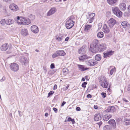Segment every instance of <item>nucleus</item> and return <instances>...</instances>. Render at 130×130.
Instances as JSON below:
<instances>
[{
	"label": "nucleus",
	"mask_w": 130,
	"mask_h": 130,
	"mask_svg": "<svg viewBox=\"0 0 130 130\" xmlns=\"http://www.w3.org/2000/svg\"><path fill=\"white\" fill-rule=\"evenodd\" d=\"M76 110L77 111H79L80 110V108L79 107H77L76 108Z\"/></svg>",
	"instance_id": "09e8293b"
},
{
	"label": "nucleus",
	"mask_w": 130,
	"mask_h": 130,
	"mask_svg": "<svg viewBox=\"0 0 130 130\" xmlns=\"http://www.w3.org/2000/svg\"><path fill=\"white\" fill-rule=\"evenodd\" d=\"M112 67H114V68H112L110 71V74L111 75L113 74V72L116 70V68L115 67H114L113 66H111L110 67V68Z\"/></svg>",
	"instance_id": "72a5a7b5"
},
{
	"label": "nucleus",
	"mask_w": 130,
	"mask_h": 130,
	"mask_svg": "<svg viewBox=\"0 0 130 130\" xmlns=\"http://www.w3.org/2000/svg\"><path fill=\"white\" fill-rule=\"evenodd\" d=\"M63 72L65 74H67L68 71V70L67 68H64L63 69Z\"/></svg>",
	"instance_id": "f704fd0d"
},
{
	"label": "nucleus",
	"mask_w": 130,
	"mask_h": 130,
	"mask_svg": "<svg viewBox=\"0 0 130 130\" xmlns=\"http://www.w3.org/2000/svg\"><path fill=\"white\" fill-rule=\"evenodd\" d=\"M112 11L113 13L118 17L122 16V12L117 7L114 6L112 8Z\"/></svg>",
	"instance_id": "7ed1b4c3"
},
{
	"label": "nucleus",
	"mask_w": 130,
	"mask_h": 130,
	"mask_svg": "<svg viewBox=\"0 0 130 130\" xmlns=\"http://www.w3.org/2000/svg\"><path fill=\"white\" fill-rule=\"evenodd\" d=\"M74 24V22L72 20H68L66 23V27L67 29H69L73 26Z\"/></svg>",
	"instance_id": "0eeeda50"
},
{
	"label": "nucleus",
	"mask_w": 130,
	"mask_h": 130,
	"mask_svg": "<svg viewBox=\"0 0 130 130\" xmlns=\"http://www.w3.org/2000/svg\"><path fill=\"white\" fill-rule=\"evenodd\" d=\"M98 106L97 105H94V108L95 109H97L98 108Z\"/></svg>",
	"instance_id": "13d9d810"
},
{
	"label": "nucleus",
	"mask_w": 130,
	"mask_h": 130,
	"mask_svg": "<svg viewBox=\"0 0 130 130\" xmlns=\"http://www.w3.org/2000/svg\"><path fill=\"white\" fill-rule=\"evenodd\" d=\"M66 54L64 51L58 50L56 51L52 55L53 58H54L59 56H64Z\"/></svg>",
	"instance_id": "39448f33"
},
{
	"label": "nucleus",
	"mask_w": 130,
	"mask_h": 130,
	"mask_svg": "<svg viewBox=\"0 0 130 130\" xmlns=\"http://www.w3.org/2000/svg\"><path fill=\"white\" fill-rule=\"evenodd\" d=\"M128 11L130 12V5H129L128 7Z\"/></svg>",
	"instance_id": "680f3d73"
},
{
	"label": "nucleus",
	"mask_w": 130,
	"mask_h": 130,
	"mask_svg": "<svg viewBox=\"0 0 130 130\" xmlns=\"http://www.w3.org/2000/svg\"><path fill=\"white\" fill-rule=\"evenodd\" d=\"M88 76H86L85 77L86 78V80H89V79H88Z\"/></svg>",
	"instance_id": "052dcab7"
},
{
	"label": "nucleus",
	"mask_w": 130,
	"mask_h": 130,
	"mask_svg": "<svg viewBox=\"0 0 130 130\" xmlns=\"http://www.w3.org/2000/svg\"><path fill=\"white\" fill-rule=\"evenodd\" d=\"M118 0H107V2L109 5L111 6H114L115 4L117 1Z\"/></svg>",
	"instance_id": "b1692460"
},
{
	"label": "nucleus",
	"mask_w": 130,
	"mask_h": 130,
	"mask_svg": "<svg viewBox=\"0 0 130 130\" xmlns=\"http://www.w3.org/2000/svg\"><path fill=\"white\" fill-rule=\"evenodd\" d=\"M14 22L13 20L11 19H9L6 21V23L8 25H10Z\"/></svg>",
	"instance_id": "c756f323"
},
{
	"label": "nucleus",
	"mask_w": 130,
	"mask_h": 130,
	"mask_svg": "<svg viewBox=\"0 0 130 130\" xmlns=\"http://www.w3.org/2000/svg\"><path fill=\"white\" fill-rule=\"evenodd\" d=\"M50 68L51 69L54 68L55 66L54 63L52 64L50 66Z\"/></svg>",
	"instance_id": "79ce46f5"
},
{
	"label": "nucleus",
	"mask_w": 130,
	"mask_h": 130,
	"mask_svg": "<svg viewBox=\"0 0 130 130\" xmlns=\"http://www.w3.org/2000/svg\"><path fill=\"white\" fill-rule=\"evenodd\" d=\"M72 120V118L70 117L68 118L67 119L68 121H70Z\"/></svg>",
	"instance_id": "4d7b16f0"
},
{
	"label": "nucleus",
	"mask_w": 130,
	"mask_h": 130,
	"mask_svg": "<svg viewBox=\"0 0 130 130\" xmlns=\"http://www.w3.org/2000/svg\"><path fill=\"white\" fill-rule=\"evenodd\" d=\"M9 47L8 44L5 43L3 44L1 47V49L2 51H5L7 50Z\"/></svg>",
	"instance_id": "f3484780"
},
{
	"label": "nucleus",
	"mask_w": 130,
	"mask_h": 130,
	"mask_svg": "<svg viewBox=\"0 0 130 130\" xmlns=\"http://www.w3.org/2000/svg\"><path fill=\"white\" fill-rule=\"evenodd\" d=\"M54 93V92L53 91H51L48 93V97L50 96L51 95L53 94Z\"/></svg>",
	"instance_id": "ea45409f"
},
{
	"label": "nucleus",
	"mask_w": 130,
	"mask_h": 130,
	"mask_svg": "<svg viewBox=\"0 0 130 130\" xmlns=\"http://www.w3.org/2000/svg\"><path fill=\"white\" fill-rule=\"evenodd\" d=\"M103 28L104 31L105 33H108L110 31V29L106 24L104 25Z\"/></svg>",
	"instance_id": "4be33fe9"
},
{
	"label": "nucleus",
	"mask_w": 130,
	"mask_h": 130,
	"mask_svg": "<svg viewBox=\"0 0 130 130\" xmlns=\"http://www.w3.org/2000/svg\"><path fill=\"white\" fill-rule=\"evenodd\" d=\"M101 115L98 113L95 115L94 117V119L95 121H99L101 120Z\"/></svg>",
	"instance_id": "393cba45"
},
{
	"label": "nucleus",
	"mask_w": 130,
	"mask_h": 130,
	"mask_svg": "<svg viewBox=\"0 0 130 130\" xmlns=\"http://www.w3.org/2000/svg\"><path fill=\"white\" fill-rule=\"evenodd\" d=\"M112 117V115L110 114H106L104 115L103 117V119L105 121H108Z\"/></svg>",
	"instance_id": "5701e85b"
},
{
	"label": "nucleus",
	"mask_w": 130,
	"mask_h": 130,
	"mask_svg": "<svg viewBox=\"0 0 130 130\" xmlns=\"http://www.w3.org/2000/svg\"><path fill=\"white\" fill-rule=\"evenodd\" d=\"M87 97L88 98H91L92 97V96L90 94H88L87 96Z\"/></svg>",
	"instance_id": "8fccbe9b"
},
{
	"label": "nucleus",
	"mask_w": 130,
	"mask_h": 130,
	"mask_svg": "<svg viewBox=\"0 0 130 130\" xmlns=\"http://www.w3.org/2000/svg\"><path fill=\"white\" fill-rule=\"evenodd\" d=\"M98 63V62L94 60H90L86 62V63L89 66H93Z\"/></svg>",
	"instance_id": "f8f14e48"
},
{
	"label": "nucleus",
	"mask_w": 130,
	"mask_h": 130,
	"mask_svg": "<svg viewBox=\"0 0 130 130\" xmlns=\"http://www.w3.org/2000/svg\"><path fill=\"white\" fill-rule=\"evenodd\" d=\"M101 55L99 54L96 55L95 57V59L98 61H100L101 59Z\"/></svg>",
	"instance_id": "2f4dec72"
},
{
	"label": "nucleus",
	"mask_w": 130,
	"mask_h": 130,
	"mask_svg": "<svg viewBox=\"0 0 130 130\" xmlns=\"http://www.w3.org/2000/svg\"><path fill=\"white\" fill-rule=\"evenodd\" d=\"M82 80L83 81H85V78H84V77H83L82 78Z\"/></svg>",
	"instance_id": "0e129e2a"
},
{
	"label": "nucleus",
	"mask_w": 130,
	"mask_h": 130,
	"mask_svg": "<svg viewBox=\"0 0 130 130\" xmlns=\"http://www.w3.org/2000/svg\"><path fill=\"white\" fill-rule=\"evenodd\" d=\"M113 52H114L109 51L106 53H103L104 57V58H106L110 56L113 54Z\"/></svg>",
	"instance_id": "a211bd4d"
},
{
	"label": "nucleus",
	"mask_w": 130,
	"mask_h": 130,
	"mask_svg": "<svg viewBox=\"0 0 130 130\" xmlns=\"http://www.w3.org/2000/svg\"><path fill=\"white\" fill-rule=\"evenodd\" d=\"M120 9L124 11L126 9V7L125 4L124 3H120L119 5Z\"/></svg>",
	"instance_id": "412c9836"
},
{
	"label": "nucleus",
	"mask_w": 130,
	"mask_h": 130,
	"mask_svg": "<svg viewBox=\"0 0 130 130\" xmlns=\"http://www.w3.org/2000/svg\"><path fill=\"white\" fill-rule=\"evenodd\" d=\"M17 20L18 22L20 21V22H19V23L24 25H27L30 23L29 20L28 19L25 18L23 17H20L19 16H18Z\"/></svg>",
	"instance_id": "f03ea898"
},
{
	"label": "nucleus",
	"mask_w": 130,
	"mask_h": 130,
	"mask_svg": "<svg viewBox=\"0 0 130 130\" xmlns=\"http://www.w3.org/2000/svg\"><path fill=\"white\" fill-rule=\"evenodd\" d=\"M86 51V48L84 46H82L78 50V53L80 54L85 53Z\"/></svg>",
	"instance_id": "6ab92c4d"
},
{
	"label": "nucleus",
	"mask_w": 130,
	"mask_h": 130,
	"mask_svg": "<svg viewBox=\"0 0 130 130\" xmlns=\"http://www.w3.org/2000/svg\"><path fill=\"white\" fill-rule=\"evenodd\" d=\"M128 14L127 12H125L124 13V15L125 17H128Z\"/></svg>",
	"instance_id": "a18cd8bd"
},
{
	"label": "nucleus",
	"mask_w": 130,
	"mask_h": 130,
	"mask_svg": "<svg viewBox=\"0 0 130 130\" xmlns=\"http://www.w3.org/2000/svg\"><path fill=\"white\" fill-rule=\"evenodd\" d=\"M53 109L56 113L57 112L58 110H57V109L56 108H55V107H54L53 108Z\"/></svg>",
	"instance_id": "c03bdc74"
},
{
	"label": "nucleus",
	"mask_w": 130,
	"mask_h": 130,
	"mask_svg": "<svg viewBox=\"0 0 130 130\" xmlns=\"http://www.w3.org/2000/svg\"><path fill=\"white\" fill-rule=\"evenodd\" d=\"M98 25H99V26H100L101 27V26H102V24L100 23Z\"/></svg>",
	"instance_id": "774afa93"
},
{
	"label": "nucleus",
	"mask_w": 130,
	"mask_h": 130,
	"mask_svg": "<svg viewBox=\"0 0 130 130\" xmlns=\"http://www.w3.org/2000/svg\"><path fill=\"white\" fill-rule=\"evenodd\" d=\"M20 62L26 66L28 63V61L27 58L24 56L21 57L20 59Z\"/></svg>",
	"instance_id": "9b49d317"
},
{
	"label": "nucleus",
	"mask_w": 130,
	"mask_h": 130,
	"mask_svg": "<svg viewBox=\"0 0 130 130\" xmlns=\"http://www.w3.org/2000/svg\"><path fill=\"white\" fill-rule=\"evenodd\" d=\"M101 94L102 95V97L103 98H105L106 96V94L105 93L102 92L101 93Z\"/></svg>",
	"instance_id": "a19ab883"
},
{
	"label": "nucleus",
	"mask_w": 130,
	"mask_h": 130,
	"mask_svg": "<svg viewBox=\"0 0 130 130\" xmlns=\"http://www.w3.org/2000/svg\"><path fill=\"white\" fill-rule=\"evenodd\" d=\"M21 34L23 36H27L28 34L27 30L25 28L22 29Z\"/></svg>",
	"instance_id": "a878e982"
},
{
	"label": "nucleus",
	"mask_w": 130,
	"mask_h": 130,
	"mask_svg": "<svg viewBox=\"0 0 130 130\" xmlns=\"http://www.w3.org/2000/svg\"><path fill=\"white\" fill-rule=\"evenodd\" d=\"M101 86L104 88H107L108 83L107 82L106 77L105 76H102L100 80Z\"/></svg>",
	"instance_id": "20e7f679"
},
{
	"label": "nucleus",
	"mask_w": 130,
	"mask_h": 130,
	"mask_svg": "<svg viewBox=\"0 0 130 130\" xmlns=\"http://www.w3.org/2000/svg\"><path fill=\"white\" fill-rule=\"evenodd\" d=\"M116 20L113 18H111L107 22V24L110 28H112L116 24Z\"/></svg>",
	"instance_id": "1a4fd4ad"
},
{
	"label": "nucleus",
	"mask_w": 130,
	"mask_h": 130,
	"mask_svg": "<svg viewBox=\"0 0 130 130\" xmlns=\"http://www.w3.org/2000/svg\"><path fill=\"white\" fill-rule=\"evenodd\" d=\"M95 13H93L89 14L87 17L86 21L87 23H90L92 22L94 19V17L95 16Z\"/></svg>",
	"instance_id": "423d86ee"
},
{
	"label": "nucleus",
	"mask_w": 130,
	"mask_h": 130,
	"mask_svg": "<svg viewBox=\"0 0 130 130\" xmlns=\"http://www.w3.org/2000/svg\"><path fill=\"white\" fill-rule=\"evenodd\" d=\"M5 77H3L2 79L0 80V81L1 82H3L4 81L5 79Z\"/></svg>",
	"instance_id": "603ef678"
},
{
	"label": "nucleus",
	"mask_w": 130,
	"mask_h": 130,
	"mask_svg": "<svg viewBox=\"0 0 130 130\" xmlns=\"http://www.w3.org/2000/svg\"><path fill=\"white\" fill-rule=\"evenodd\" d=\"M125 123L126 125H128L130 124V120H127L125 121Z\"/></svg>",
	"instance_id": "e433bc0d"
},
{
	"label": "nucleus",
	"mask_w": 130,
	"mask_h": 130,
	"mask_svg": "<svg viewBox=\"0 0 130 130\" xmlns=\"http://www.w3.org/2000/svg\"><path fill=\"white\" fill-rule=\"evenodd\" d=\"M97 37L100 38H103L104 36L103 33L102 32H99L97 35Z\"/></svg>",
	"instance_id": "7c9ffc66"
},
{
	"label": "nucleus",
	"mask_w": 130,
	"mask_h": 130,
	"mask_svg": "<svg viewBox=\"0 0 130 130\" xmlns=\"http://www.w3.org/2000/svg\"><path fill=\"white\" fill-rule=\"evenodd\" d=\"M78 66L79 70L81 71H84L88 69L87 68H85L84 66L82 65L78 64Z\"/></svg>",
	"instance_id": "cd10ccee"
},
{
	"label": "nucleus",
	"mask_w": 130,
	"mask_h": 130,
	"mask_svg": "<svg viewBox=\"0 0 130 130\" xmlns=\"http://www.w3.org/2000/svg\"><path fill=\"white\" fill-rule=\"evenodd\" d=\"M108 122L109 124L113 126V128H116V123L115 120L114 119H112L110 120Z\"/></svg>",
	"instance_id": "dca6fc26"
},
{
	"label": "nucleus",
	"mask_w": 130,
	"mask_h": 130,
	"mask_svg": "<svg viewBox=\"0 0 130 130\" xmlns=\"http://www.w3.org/2000/svg\"><path fill=\"white\" fill-rule=\"evenodd\" d=\"M102 123L101 121H100V122L97 123V124H98L99 125V127H100V126L102 125Z\"/></svg>",
	"instance_id": "37998d69"
},
{
	"label": "nucleus",
	"mask_w": 130,
	"mask_h": 130,
	"mask_svg": "<svg viewBox=\"0 0 130 130\" xmlns=\"http://www.w3.org/2000/svg\"><path fill=\"white\" fill-rule=\"evenodd\" d=\"M127 90L128 91H130V85H128Z\"/></svg>",
	"instance_id": "864d4df0"
},
{
	"label": "nucleus",
	"mask_w": 130,
	"mask_h": 130,
	"mask_svg": "<svg viewBox=\"0 0 130 130\" xmlns=\"http://www.w3.org/2000/svg\"><path fill=\"white\" fill-rule=\"evenodd\" d=\"M64 38L62 35H59L56 36V39L59 41H60L62 40Z\"/></svg>",
	"instance_id": "bb28decb"
},
{
	"label": "nucleus",
	"mask_w": 130,
	"mask_h": 130,
	"mask_svg": "<svg viewBox=\"0 0 130 130\" xmlns=\"http://www.w3.org/2000/svg\"><path fill=\"white\" fill-rule=\"evenodd\" d=\"M57 88V86L56 85H55L54 86L53 89L54 90H56Z\"/></svg>",
	"instance_id": "49530a36"
},
{
	"label": "nucleus",
	"mask_w": 130,
	"mask_h": 130,
	"mask_svg": "<svg viewBox=\"0 0 130 130\" xmlns=\"http://www.w3.org/2000/svg\"><path fill=\"white\" fill-rule=\"evenodd\" d=\"M87 84V83L86 82H85L83 83L82 86V87L84 88H85L86 87V85Z\"/></svg>",
	"instance_id": "4c0bfd02"
},
{
	"label": "nucleus",
	"mask_w": 130,
	"mask_h": 130,
	"mask_svg": "<svg viewBox=\"0 0 130 130\" xmlns=\"http://www.w3.org/2000/svg\"><path fill=\"white\" fill-rule=\"evenodd\" d=\"M6 22V21L4 19H2L0 22V23L2 25H3L5 23V22Z\"/></svg>",
	"instance_id": "58836bf2"
},
{
	"label": "nucleus",
	"mask_w": 130,
	"mask_h": 130,
	"mask_svg": "<svg viewBox=\"0 0 130 130\" xmlns=\"http://www.w3.org/2000/svg\"><path fill=\"white\" fill-rule=\"evenodd\" d=\"M74 19L73 17L72 16H71L68 18V20H72V19Z\"/></svg>",
	"instance_id": "de8ad7c7"
},
{
	"label": "nucleus",
	"mask_w": 130,
	"mask_h": 130,
	"mask_svg": "<svg viewBox=\"0 0 130 130\" xmlns=\"http://www.w3.org/2000/svg\"><path fill=\"white\" fill-rule=\"evenodd\" d=\"M56 11V9L55 8H51L48 11L47 13V15L50 16V15L54 14Z\"/></svg>",
	"instance_id": "2eb2a0df"
},
{
	"label": "nucleus",
	"mask_w": 130,
	"mask_h": 130,
	"mask_svg": "<svg viewBox=\"0 0 130 130\" xmlns=\"http://www.w3.org/2000/svg\"><path fill=\"white\" fill-rule=\"evenodd\" d=\"M10 69L14 72H17L19 69V66L17 64L14 63H11L10 66Z\"/></svg>",
	"instance_id": "6e6552de"
},
{
	"label": "nucleus",
	"mask_w": 130,
	"mask_h": 130,
	"mask_svg": "<svg viewBox=\"0 0 130 130\" xmlns=\"http://www.w3.org/2000/svg\"><path fill=\"white\" fill-rule=\"evenodd\" d=\"M122 26H123L124 28H126V27H129L130 25L129 23L126 21H124L121 23Z\"/></svg>",
	"instance_id": "c85d7f7f"
},
{
	"label": "nucleus",
	"mask_w": 130,
	"mask_h": 130,
	"mask_svg": "<svg viewBox=\"0 0 130 130\" xmlns=\"http://www.w3.org/2000/svg\"><path fill=\"white\" fill-rule=\"evenodd\" d=\"M66 102H64V101H63L62 103V104H61V106H63L64 105L66 104Z\"/></svg>",
	"instance_id": "6e6d98bb"
},
{
	"label": "nucleus",
	"mask_w": 130,
	"mask_h": 130,
	"mask_svg": "<svg viewBox=\"0 0 130 130\" xmlns=\"http://www.w3.org/2000/svg\"><path fill=\"white\" fill-rule=\"evenodd\" d=\"M9 7L10 9L13 11H16L19 9L18 6L13 3L10 4Z\"/></svg>",
	"instance_id": "9d476101"
},
{
	"label": "nucleus",
	"mask_w": 130,
	"mask_h": 130,
	"mask_svg": "<svg viewBox=\"0 0 130 130\" xmlns=\"http://www.w3.org/2000/svg\"><path fill=\"white\" fill-rule=\"evenodd\" d=\"M71 121V122L73 124L75 122L74 120V119H72V120Z\"/></svg>",
	"instance_id": "bf43d9fd"
},
{
	"label": "nucleus",
	"mask_w": 130,
	"mask_h": 130,
	"mask_svg": "<svg viewBox=\"0 0 130 130\" xmlns=\"http://www.w3.org/2000/svg\"><path fill=\"white\" fill-rule=\"evenodd\" d=\"M31 30L35 34L38 33L39 31L38 28L35 25L32 26L31 27Z\"/></svg>",
	"instance_id": "ddd939ff"
},
{
	"label": "nucleus",
	"mask_w": 130,
	"mask_h": 130,
	"mask_svg": "<svg viewBox=\"0 0 130 130\" xmlns=\"http://www.w3.org/2000/svg\"><path fill=\"white\" fill-rule=\"evenodd\" d=\"M69 87V85H67V86L66 87V89H67Z\"/></svg>",
	"instance_id": "338daca9"
},
{
	"label": "nucleus",
	"mask_w": 130,
	"mask_h": 130,
	"mask_svg": "<svg viewBox=\"0 0 130 130\" xmlns=\"http://www.w3.org/2000/svg\"><path fill=\"white\" fill-rule=\"evenodd\" d=\"M30 16H31L32 17V18L33 19H35V16H34H34H32V15H31V14Z\"/></svg>",
	"instance_id": "69168bd1"
},
{
	"label": "nucleus",
	"mask_w": 130,
	"mask_h": 130,
	"mask_svg": "<svg viewBox=\"0 0 130 130\" xmlns=\"http://www.w3.org/2000/svg\"><path fill=\"white\" fill-rule=\"evenodd\" d=\"M92 26L91 25H87L85 26V30H89L91 28Z\"/></svg>",
	"instance_id": "473e14b6"
},
{
	"label": "nucleus",
	"mask_w": 130,
	"mask_h": 130,
	"mask_svg": "<svg viewBox=\"0 0 130 130\" xmlns=\"http://www.w3.org/2000/svg\"><path fill=\"white\" fill-rule=\"evenodd\" d=\"M90 58L89 56H87V55H83L79 57L78 58L79 60L80 61H83L85 59H88Z\"/></svg>",
	"instance_id": "aec40b11"
},
{
	"label": "nucleus",
	"mask_w": 130,
	"mask_h": 130,
	"mask_svg": "<svg viewBox=\"0 0 130 130\" xmlns=\"http://www.w3.org/2000/svg\"><path fill=\"white\" fill-rule=\"evenodd\" d=\"M116 110V109L114 106H109L108 107L107 109L106 110V111L107 112H113L115 111Z\"/></svg>",
	"instance_id": "4468645a"
},
{
	"label": "nucleus",
	"mask_w": 130,
	"mask_h": 130,
	"mask_svg": "<svg viewBox=\"0 0 130 130\" xmlns=\"http://www.w3.org/2000/svg\"><path fill=\"white\" fill-rule=\"evenodd\" d=\"M123 101H124L126 103H127L128 102V100H126L125 98H123Z\"/></svg>",
	"instance_id": "3c124183"
},
{
	"label": "nucleus",
	"mask_w": 130,
	"mask_h": 130,
	"mask_svg": "<svg viewBox=\"0 0 130 130\" xmlns=\"http://www.w3.org/2000/svg\"><path fill=\"white\" fill-rule=\"evenodd\" d=\"M48 114L47 113H45V116L46 117H47L48 116Z\"/></svg>",
	"instance_id": "e2e57ef3"
},
{
	"label": "nucleus",
	"mask_w": 130,
	"mask_h": 130,
	"mask_svg": "<svg viewBox=\"0 0 130 130\" xmlns=\"http://www.w3.org/2000/svg\"><path fill=\"white\" fill-rule=\"evenodd\" d=\"M69 37H67L66 38L65 40V41H67L69 40Z\"/></svg>",
	"instance_id": "5fc2aeb1"
},
{
	"label": "nucleus",
	"mask_w": 130,
	"mask_h": 130,
	"mask_svg": "<svg viewBox=\"0 0 130 130\" xmlns=\"http://www.w3.org/2000/svg\"><path fill=\"white\" fill-rule=\"evenodd\" d=\"M106 48V45L105 44H99L98 40L96 39L94 40L90 47V49L93 53L104 51Z\"/></svg>",
	"instance_id": "f257e3e1"
},
{
	"label": "nucleus",
	"mask_w": 130,
	"mask_h": 130,
	"mask_svg": "<svg viewBox=\"0 0 130 130\" xmlns=\"http://www.w3.org/2000/svg\"><path fill=\"white\" fill-rule=\"evenodd\" d=\"M104 130H110V127L109 126L107 125L104 126L103 128Z\"/></svg>",
	"instance_id": "c9c22d12"
}]
</instances>
